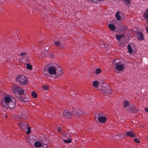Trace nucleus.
I'll return each instance as SVG.
<instances>
[{"instance_id": "obj_1", "label": "nucleus", "mask_w": 148, "mask_h": 148, "mask_svg": "<svg viewBox=\"0 0 148 148\" xmlns=\"http://www.w3.org/2000/svg\"><path fill=\"white\" fill-rule=\"evenodd\" d=\"M101 92L104 95H109L112 93V90L111 88L108 85L104 84H103Z\"/></svg>"}, {"instance_id": "obj_2", "label": "nucleus", "mask_w": 148, "mask_h": 148, "mask_svg": "<svg viewBox=\"0 0 148 148\" xmlns=\"http://www.w3.org/2000/svg\"><path fill=\"white\" fill-rule=\"evenodd\" d=\"M12 89L13 92L17 97H19L20 95H22L24 93V91L23 89L19 86L14 85L12 87Z\"/></svg>"}, {"instance_id": "obj_3", "label": "nucleus", "mask_w": 148, "mask_h": 148, "mask_svg": "<svg viewBox=\"0 0 148 148\" xmlns=\"http://www.w3.org/2000/svg\"><path fill=\"white\" fill-rule=\"evenodd\" d=\"M16 80L20 84L23 85H26L28 82L27 78L25 76L22 75L18 76L16 78Z\"/></svg>"}, {"instance_id": "obj_4", "label": "nucleus", "mask_w": 148, "mask_h": 148, "mask_svg": "<svg viewBox=\"0 0 148 148\" xmlns=\"http://www.w3.org/2000/svg\"><path fill=\"white\" fill-rule=\"evenodd\" d=\"M120 60L119 59L116 60L114 62L113 64H114L115 63V67L116 69L120 71H122L123 69V66L121 64L120 62Z\"/></svg>"}, {"instance_id": "obj_5", "label": "nucleus", "mask_w": 148, "mask_h": 148, "mask_svg": "<svg viewBox=\"0 0 148 148\" xmlns=\"http://www.w3.org/2000/svg\"><path fill=\"white\" fill-rule=\"evenodd\" d=\"M11 101L10 97L8 96L5 97L4 100L1 101L2 104L5 106H8V105L9 102Z\"/></svg>"}, {"instance_id": "obj_6", "label": "nucleus", "mask_w": 148, "mask_h": 148, "mask_svg": "<svg viewBox=\"0 0 148 148\" xmlns=\"http://www.w3.org/2000/svg\"><path fill=\"white\" fill-rule=\"evenodd\" d=\"M28 55V54L26 53H22L20 54V56L25 61V62L27 63L29 62Z\"/></svg>"}, {"instance_id": "obj_7", "label": "nucleus", "mask_w": 148, "mask_h": 148, "mask_svg": "<svg viewBox=\"0 0 148 148\" xmlns=\"http://www.w3.org/2000/svg\"><path fill=\"white\" fill-rule=\"evenodd\" d=\"M55 45L57 46H58L59 48L62 49L64 47V45L62 43H61V40L60 39H58L57 40L55 39L53 40Z\"/></svg>"}, {"instance_id": "obj_8", "label": "nucleus", "mask_w": 148, "mask_h": 148, "mask_svg": "<svg viewBox=\"0 0 148 148\" xmlns=\"http://www.w3.org/2000/svg\"><path fill=\"white\" fill-rule=\"evenodd\" d=\"M116 37L117 40L119 41V42H120V40L121 39V40H124V41H122V43H125V40H126V38L124 35H116ZM120 43H122V42H120Z\"/></svg>"}, {"instance_id": "obj_9", "label": "nucleus", "mask_w": 148, "mask_h": 148, "mask_svg": "<svg viewBox=\"0 0 148 148\" xmlns=\"http://www.w3.org/2000/svg\"><path fill=\"white\" fill-rule=\"evenodd\" d=\"M19 126L22 130H25L27 129L28 125L26 122L24 123L23 122H21L20 123Z\"/></svg>"}, {"instance_id": "obj_10", "label": "nucleus", "mask_w": 148, "mask_h": 148, "mask_svg": "<svg viewBox=\"0 0 148 148\" xmlns=\"http://www.w3.org/2000/svg\"><path fill=\"white\" fill-rule=\"evenodd\" d=\"M56 67L51 66H49L48 72L51 74H56Z\"/></svg>"}, {"instance_id": "obj_11", "label": "nucleus", "mask_w": 148, "mask_h": 148, "mask_svg": "<svg viewBox=\"0 0 148 148\" xmlns=\"http://www.w3.org/2000/svg\"><path fill=\"white\" fill-rule=\"evenodd\" d=\"M127 110L130 112L136 113L137 112L138 109L134 106L132 107L131 106H129V109H128Z\"/></svg>"}, {"instance_id": "obj_12", "label": "nucleus", "mask_w": 148, "mask_h": 148, "mask_svg": "<svg viewBox=\"0 0 148 148\" xmlns=\"http://www.w3.org/2000/svg\"><path fill=\"white\" fill-rule=\"evenodd\" d=\"M71 115V113L67 110H66L64 112L63 116L65 118H69Z\"/></svg>"}, {"instance_id": "obj_13", "label": "nucleus", "mask_w": 148, "mask_h": 148, "mask_svg": "<svg viewBox=\"0 0 148 148\" xmlns=\"http://www.w3.org/2000/svg\"><path fill=\"white\" fill-rule=\"evenodd\" d=\"M15 101H11L9 103L8 105V106H5L7 108L9 107L11 108H13L15 107Z\"/></svg>"}, {"instance_id": "obj_14", "label": "nucleus", "mask_w": 148, "mask_h": 148, "mask_svg": "<svg viewBox=\"0 0 148 148\" xmlns=\"http://www.w3.org/2000/svg\"><path fill=\"white\" fill-rule=\"evenodd\" d=\"M125 136L132 138L135 137V135L133 131H128L126 132Z\"/></svg>"}, {"instance_id": "obj_15", "label": "nucleus", "mask_w": 148, "mask_h": 148, "mask_svg": "<svg viewBox=\"0 0 148 148\" xmlns=\"http://www.w3.org/2000/svg\"><path fill=\"white\" fill-rule=\"evenodd\" d=\"M97 120L99 122L103 123L106 120V118L105 117L103 116V115L101 116L98 118Z\"/></svg>"}, {"instance_id": "obj_16", "label": "nucleus", "mask_w": 148, "mask_h": 148, "mask_svg": "<svg viewBox=\"0 0 148 148\" xmlns=\"http://www.w3.org/2000/svg\"><path fill=\"white\" fill-rule=\"evenodd\" d=\"M56 73L57 75H60L62 73V69L60 67H56Z\"/></svg>"}, {"instance_id": "obj_17", "label": "nucleus", "mask_w": 148, "mask_h": 148, "mask_svg": "<svg viewBox=\"0 0 148 148\" xmlns=\"http://www.w3.org/2000/svg\"><path fill=\"white\" fill-rule=\"evenodd\" d=\"M46 55V54L45 53V51H41L39 53L38 55V57L40 58H42Z\"/></svg>"}, {"instance_id": "obj_18", "label": "nucleus", "mask_w": 148, "mask_h": 148, "mask_svg": "<svg viewBox=\"0 0 148 148\" xmlns=\"http://www.w3.org/2000/svg\"><path fill=\"white\" fill-rule=\"evenodd\" d=\"M66 136L65 134H63L62 135V138L63 139V141L66 143H71V139H68V140H65L64 139V137Z\"/></svg>"}, {"instance_id": "obj_19", "label": "nucleus", "mask_w": 148, "mask_h": 148, "mask_svg": "<svg viewBox=\"0 0 148 148\" xmlns=\"http://www.w3.org/2000/svg\"><path fill=\"white\" fill-rule=\"evenodd\" d=\"M144 39V38L143 34L141 32H140L138 34V40H143Z\"/></svg>"}, {"instance_id": "obj_20", "label": "nucleus", "mask_w": 148, "mask_h": 148, "mask_svg": "<svg viewBox=\"0 0 148 148\" xmlns=\"http://www.w3.org/2000/svg\"><path fill=\"white\" fill-rule=\"evenodd\" d=\"M103 114V113H102V112H96L95 114V119H96V118H97L98 119L99 117L100 116H102Z\"/></svg>"}, {"instance_id": "obj_21", "label": "nucleus", "mask_w": 148, "mask_h": 148, "mask_svg": "<svg viewBox=\"0 0 148 148\" xmlns=\"http://www.w3.org/2000/svg\"><path fill=\"white\" fill-rule=\"evenodd\" d=\"M34 145L37 147H40L42 146V144L39 142L36 141Z\"/></svg>"}, {"instance_id": "obj_22", "label": "nucleus", "mask_w": 148, "mask_h": 148, "mask_svg": "<svg viewBox=\"0 0 148 148\" xmlns=\"http://www.w3.org/2000/svg\"><path fill=\"white\" fill-rule=\"evenodd\" d=\"M109 28L112 30H114L115 29V26L112 24H110L108 25Z\"/></svg>"}, {"instance_id": "obj_23", "label": "nucleus", "mask_w": 148, "mask_h": 148, "mask_svg": "<svg viewBox=\"0 0 148 148\" xmlns=\"http://www.w3.org/2000/svg\"><path fill=\"white\" fill-rule=\"evenodd\" d=\"M143 16L145 18L148 20V9L144 13Z\"/></svg>"}, {"instance_id": "obj_24", "label": "nucleus", "mask_w": 148, "mask_h": 148, "mask_svg": "<svg viewBox=\"0 0 148 148\" xmlns=\"http://www.w3.org/2000/svg\"><path fill=\"white\" fill-rule=\"evenodd\" d=\"M77 113H75V116H80L82 115L83 114L82 112L80 110H77Z\"/></svg>"}, {"instance_id": "obj_25", "label": "nucleus", "mask_w": 148, "mask_h": 148, "mask_svg": "<svg viewBox=\"0 0 148 148\" xmlns=\"http://www.w3.org/2000/svg\"><path fill=\"white\" fill-rule=\"evenodd\" d=\"M127 48L129 51V52L130 53H131L132 52L133 50L131 47V45H130L129 44L128 45Z\"/></svg>"}, {"instance_id": "obj_26", "label": "nucleus", "mask_w": 148, "mask_h": 148, "mask_svg": "<svg viewBox=\"0 0 148 148\" xmlns=\"http://www.w3.org/2000/svg\"><path fill=\"white\" fill-rule=\"evenodd\" d=\"M123 104L124 107H126L129 105V102L127 100H125L123 102Z\"/></svg>"}, {"instance_id": "obj_27", "label": "nucleus", "mask_w": 148, "mask_h": 148, "mask_svg": "<svg viewBox=\"0 0 148 148\" xmlns=\"http://www.w3.org/2000/svg\"><path fill=\"white\" fill-rule=\"evenodd\" d=\"M99 84V82L97 81H94L93 83V85L95 87H97Z\"/></svg>"}, {"instance_id": "obj_28", "label": "nucleus", "mask_w": 148, "mask_h": 148, "mask_svg": "<svg viewBox=\"0 0 148 148\" xmlns=\"http://www.w3.org/2000/svg\"><path fill=\"white\" fill-rule=\"evenodd\" d=\"M31 94L33 97L36 98L37 97V94L35 91H33L32 92Z\"/></svg>"}, {"instance_id": "obj_29", "label": "nucleus", "mask_w": 148, "mask_h": 148, "mask_svg": "<svg viewBox=\"0 0 148 148\" xmlns=\"http://www.w3.org/2000/svg\"><path fill=\"white\" fill-rule=\"evenodd\" d=\"M123 3L125 5H129L130 3L129 0H122Z\"/></svg>"}, {"instance_id": "obj_30", "label": "nucleus", "mask_w": 148, "mask_h": 148, "mask_svg": "<svg viewBox=\"0 0 148 148\" xmlns=\"http://www.w3.org/2000/svg\"><path fill=\"white\" fill-rule=\"evenodd\" d=\"M115 17L117 19L120 20L121 19L120 16H119V12H118L116 13L115 15Z\"/></svg>"}, {"instance_id": "obj_31", "label": "nucleus", "mask_w": 148, "mask_h": 148, "mask_svg": "<svg viewBox=\"0 0 148 148\" xmlns=\"http://www.w3.org/2000/svg\"><path fill=\"white\" fill-rule=\"evenodd\" d=\"M26 67L27 69H31L32 68V66L31 65L29 64L28 63H27L26 64Z\"/></svg>"}, {"instance_id": "obj_32", "label": "nucleus", "mask_w": 148, "mask_h": 148, "mask_svg": "<svg viewBox=\"0 0 148 148\" xmlns=\"http://www.w3.org/2000/svg\"><path fill=\"white\" fill-rule=\"evenodd\" d=\"M27 142H28L29 144L30 145H33V140L29 139H28L27 140Z\"/></svg>"}, {"instance_id": "obj_33", "label": "nucleus", "mask_w": 148, "mask_h": 148, "mask_svg": "<svg viewBox=\"0 0 148 148\" xmlns=\"http://www.w3.org/2000/svg\"><path fill=\"white\" fill-rule=\"evenodd\" d=\"M27 131L26 132V133L27 134H29L31 133V128L29 126H27Z\"/></svg>"}, {"instance_id": "obj_34", "label": "nucleus", "mask_w": 148, "mask_h": 148, "mask_svg": "<svg viewBox=\"0 0 148 148\" xmlns=\"http://www.w3.org/2000/svg\"><path fill=\"white\" fill-rule=\"evenodd\" d=\"M101 72V69L99 68L97 69H96L95 71V73L96 74H98L100 73Z\"/></svg>"}, {"instance_id": "obj_35", "label": "nucleus", "mask_w": 148, "mask_h": 148, "mask_svg": "<svg viewBox=\"0 0 148 148\" xmlns=\"http://www.w3.org/2000/svg\"><path fill=\"white\" fill-rule=\"evenodd\" d=\"M72 112L73 114L75 115V113H77V110H75V108H73L72 110Z\"/></svg>"}, {"instance_id": "obj_36", "label": "nucleus", "mask_w": 148, "mask_h": 148, "mask_svg": "<svg viewBox=\"0 0 148 148\" xmlns=\"http://www.w3.org/2000/svg\"><path fill=\"white\" fill-rule=\"evenodd\" d=\"M49 88V87L48 86H42V88L44 90H48Z\"/></svg>"}, {"instance_id": "obj_37", "label": "nucleus", "mask_w": 148, "mask_h": 148, "mask_svg": "<svg viewBox=\"0 0 148 148\" xmlns=\"http://www.w3.org/2000/svg\"><path fill=\"white\" fill-rule=\"evenodd\" d=\"M20 99L21 100H22V101H24V102L27 101H28V100H27V99H25L24 98H22V97H20Z\"/></svg>"}, {"instance_id": "obj_38", "label": "nucleus", "mask_w": 148, "mask_h": 148, "mask_svg": "<svg viewBox=\"0 0 148 148\" xmlns=\"http://www.w3.org/2000/svg\"><path fill=\"white\" fill-rule=\"evenodd\" d=\"M134 141L136 143H140V141L137 138H135L134 140Z\"/></svg>"}, {"instance_id": "obj_39", "label": "nucleus", "mask_w": 148, "mask_h": 148, "mask_svg": "<svg viewBox=\"0 0 148 148\" xmlns=\"http://www.w3.org/2000/svg\"><path fill=\"white\" fill-rule=\"evenodd\" d=\"M125 136H126L125 134H124L123 135L121 134L119 136L122 138H123L125 137Z\"/></svg>"}, {"instance_id": "obj_40", "label": "nucleus", "mask_w": 148, "mask_h": 148, "mask_svg": "<svg viewBox=\"0 0 148 148\" xmlns=\"http://www.w3.org/2000/svg\"><path fill=\"white\" fill-rule=\"evenodd\" d=\"M61 129L60 127L58 129L57 131L58 132H60Z\"/></svg>"}, {"instance_id": "obj_41", "label": "nucleus", "mask_w": 148, "mask_h": 148, "mask_svg": "<svg viewBox=\"0 0 148 148\" xmlns=\"http://www.w3.org/2000/svg\"><path fill=\"white\" fill-rule=\"evenodd\" d=\"M145 110L148 113V108H146L145 109Z\"/></svg>"}, {"instance_id": "obj_42", "label": "nucleus", "mask_w": 148, "mask_h": 148, "mask_svg": "<svg viewBox=\"0 0 148 148\" xmlns=\"http://www.w3.org/2000/svg\"><path fill=\"white\" fill-rule=\"evenodd\" d=\"M145 29L147 33H148V27H146L145 28Z\"/></svg>"}, {"instance_id": "obj_43", "label": "nucleus", "mask_w": 148, "mask_h": 148, "mask_svg": "<svg viewBox=\"0 0 148 148\" xmlns=\"http://www.w3.org/2000/svg\"><path fill=\"white\" fill-rule=\"evenodd\" d=\"M147 139H148V137L147 138Z\"/></svg>"}]
</instances>
